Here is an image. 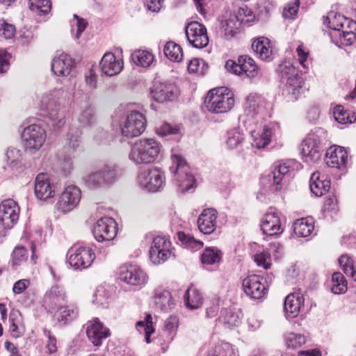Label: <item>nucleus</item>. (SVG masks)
<instances>
[{"label":"nucleus","mask_w":356,"mask_h":356,"mask_svg":"<svg viewBox=\"0 0 356 356\" xmlns=\"http://www.w3.org/2000/svg\"><path fill=\"white\" fill-rule=\"evenodd\" d=\"M69 99L70 93L64 88L50 90L42 95L40 108L51 121L53 126L59 128L65 124L63 108Z\"/></svg>","instance_id":"1"},{"label":"nucleus","mask_w":356,"mask_h":356,"mask_svg":"<svg viewBox=\"0 0 356 356\" xmlns=\"http://www.w3.org/2000/svg\"><path fill=\"white\" fill-rule=\"evenodd\" d=\"M161 149V144L154 138H143L131 145L128 158L135 165L150 164L158 159Z\"/></svg>","instance_id":"2"},{"label":"nucleus","mask_w":356,"mask_h":356,"mask_svg":"<svg viewBox=\"0 0 356 356\" xmlns=\"http://www.w3.org/2000/svg\"><path fill=\"white\" fill-rule=\"evenodd\" d=\"M170 171L174 175V181L181 193H185L193 188L195 184L194 176L191 173L186 160L180 155L172 154Z\"/></svg>","instance_id":"3"},{"label":"nucleus","mask_w":356,"mask_h":356,"mask_svg":"<svg viewBox=\"0 0 356 356\" xmlns=\"http://www.w3.org/2000/svg\"><path fill=\"white\" fill-rule=\"evenodd\" d=\"M205 104L211 113H224L233 108L234 99L233 94L227 88L220 87L209 91Z\"/></svg>","instance_id":"4"},{"label":"nucleus","mask_w":356,"mask_h":356,"mask_svg":"<svg viewBox=\"0 0 356 356\" xmlns=\"http://www.w3.org/2000/svg\"><path fill=\"white\" fill-rule=\"evenodd\" d=\"M325 132L321 128L309 133L301 144V154L306 162H315L320 159L323 152V137Z\"/></svg>","instance_id":"5"},{"label":"nucleus","mask_w":356,"mask_h":356,"mask_svg":"<svg viewBox=\"0 0 356 356\" xmlns=\"http://www.w3.org/2000/svg\"><path fill=\"white\" fill-rule=\"evenodd\" d=\"M95 259V252L89 244L76 243L68 251V262L75 269L90 267Z\"/></svg>","instance_id":"6"},{"label":"nucleus","mask_w":356,"mask_h":356,"mask_svg":"<svg viewBox=\"0 0 356 356\" xmlns=\"http://www.w3.org/2000/svg\"><path fill=\"white\" fill-rule=\"evenodd\" d=\"M47 138L45 129L40 125L30 124L22 133V143L26 152L33 154L40 150Z\"/></svg>","instance_id":"7"},{"label":"nucleus","mask_w":356,"mask_h":356,"mask_svg":"<svg viewBox=\"0 0 356 356\" xmlns=\"http://www.w3.org/2000/svg\"><path fill=\"white\" fill-rule=\"evenodd\" d=\"M300 163L295 159H288L277 163L269 175V181H273L272 191L281 190L282 186L291 177V173L298 169Z\"/></svg>","instance_id":"8"},{"label":"nucleus","mask_w":356,"mask_h":356,"mask_svg":"<svg viewBox=\"0 0 356 356\" xmlns=\"http://www.w3.org/2000/svg\"><path fill=\"white\" fill-rule=\"evenodd\" d=\"M165 177L159 168H149L140 171L137 177V183L142 188L152 193L159 191L165 185Z\"/></svg>","instance_id":"9"},{"label":"nucleus","mask_w":356,"mask_h":356,"mask_svg":"<svg viewBox=\"0 0 356 356\" xmlns=\"http://www.w3.org/2000/svg\"><path fill=\"white\" fill-rule=\"evenodd\" d=\"M146 124L145 116L139 111H132L121 123L122 134L127 138L137 137L144 132Z\"/></svg>","instance_id":"10"},{"label":"nucleus","mask_w":356,"mask_h":356,"mask_svg":"<svg viewBox=\"0 0 356 356\" xmlns=\"http://www.w3.org/2000/svg\"><path fill=\"white\" fill-rule=\"evenodd\" d=\"M92 232L97 241H111L117 235L118 224L114 218L104 216L95 222Z\"/></svg>","instance_id":"11"},{"label":"nucleus","mask_w":356,"mask_h":356,"mask_svg":"<svg viewBox=\"0 0 356 356\" xmlns=\"http://www.w3.org/2000/svg\"><path fill=\"white\" fill-rule=\"evenodd\" d=\"M149 252L154 264H163L171 256V243L165 236H156L153 238Z\"/></svg>","instance_id":"12"},{"label":"nucleus","mask_w":356,"mask_h":356,"mask_svg":"<svg viewBox=\"0 0 356 356\" xmlns=\"http://www.w3.org/2000/svg\"><path fill=\"white\" fill-rule=\"evenodd\" d=\"M119 279L140 289L147 284L148 277L140 267L136 265H127L120 268Z\"/></svg>","instance_id":"13"},{"label":"nucleus","mask_w":356,"mask_h":356,"mask_svg":"<svg viewBox=\"0 0 356 356\" xmlns=\"http://www.w3.org/2000/svg\"><path fill=\"white\" fill-rule=\"evenodd\" d=\"M81 198V192L79 188L74 185H69L60 194L56 203V208L63 213H69L78 206Z\"/></svg>","instance_id":"14"},{"label":"nucleus","mask_w":356,"mask_h":356,"mask_svg":"<svg viewBox=\"0 0 356 356\" xmlns=\"http://www.w3.org/2000/svg\"><path fill=\"white\" fill-rule=\"evenodd\" d=\"M188 42L195 48L202 49L209 43V36L204 25L197 22H191L185 29Z\"/></svg>","instance_id":"15"},{"label":"nucleus","mask_w":356,"mask_h":356,"mask_svg":"<svg viewBox=\"0 0 356 356\" xmlns=\"http://www.w3.org/2000/svg\"><path fill=\"white\" fill-rule=\"evenodd\" d=\"M55 186L50 181L47 173H39L35 180L34 193L36 197L40 200H47L55 195Z\"/></svg>","instance_id":"16"},{"label":"nucleus","mask_w":356,"mask_h":356,"mask_svg":"<svg viewBox=\"0 0 356 356\" xmlns=\"http://www.w3.org/2000/svg\"><path fill=\"white\" fill-rule=\"evenodd\" d=\"M262 281L263 278L257 275H252L245 277L242 283L245 294L253 299L263 298L267 292V288Z\"/></svg>","instance_id":"17"},{"label":"nucleus","mask_w":356,"mask_h":356,"mask_svg":"<svg viewBox=\"0 0 356 356\" xmlns=\"http://www.w3.org/2000/svg\"><path fill=\"white\" fill-rule=\"evenodd\" d=\"M86 334L88 339L95 346H99L102 343V340L111 335L109 329L97 318L88 322Z\"/></svg>","instance_id":"18"},{"label":"nucleus","mask_w":356,"mask_h":356,"mask_svg":"<svg viewBox=\"0 0 356 356\" xmlns=\"http://www.w3.org/2000/svg\"><path fill=\"white\" fill-rule=\"evenodd\" d=\"M19 211L18 204L13 200L3 201L0 204V222L8 227H13L19 219Z\"/></svg>","instance_id":"19"},{"label":"nucleus","mask_w":356,"mask_h":356,"mask_svg":"<svg viewBox=\"0 0 356 356\" xmlns=\"http://www.w3.org/2000/svg\"><path fill=\"white\" fill-rule=\"evenodd\" d=\"M279 126L276 124H270L263 127L262 131L251 133L252 141V146L257 149L265 148L269 145L273 138L275 137L279 131Z\"/></svg>","instance_id":"20"},{"label":"nucleus","mask_w":356,"mask_h":356,"mask_svg":"<svg viewBox=\"0 0 356 356\" xmlns=\"http://www.w3.org/2000/svg\"><path fill=\"white\" fill-rule=\"evenodd\" d=\"M151 94L152 98L158 102L172 101L177 95V87L171 83L155 82Z\"/></svg>","instance_id":"21"},{"label":"nucleus","mask_w":356,"mask_h":356,"mask_svg":"<svg viewBox=\"0 0 356 356\" xmlns=\"http://www.w3.org/2000/svg\"><path fill=\"white\" fill-rule=\"evenodd\" d=\"M218 212L213 208L204 209L197 220L199 230L204 234L213 233L217 227Z\"/></svg>","instance_id":"22"},{"label":"nucleus","mask_w":356,"mask_h":356,"mask_svg":"<svg viewBox=\"0 0 356 356\" xmlns=\"http://www.w3.org/2000/svg\"><path fill=\"white\" fill-rule=\"evenodd\" d=\"M348 161V154L343 147L331 146L327 149L325 163L330 168L343 169Z\"/></svg>","instance_id":"23"},{"label":"nucleus","mask_w":356,"mask_h":356,"mask_svg":"<svg viewBox=\"0 0 356 356\" xmlns=\"http://www.w3.org/2000/svg\"><path fill=\"white\" fill-rule=\"evenodd\" d=\"M261 229L263 234L268 236L280 235L284 231L280 217L274 212L268 213L264 216L261 222Z\"/></svg>","instance_id":"24"},{"label":"nucleus","mask_w":356,"mask_h":356,"mask_svg":"<svg viewBox=\"0 0 356 356\" xmlns=\"http://www.w3.org/2000/svg\"><path fill=\"white\" fill-rule=\"evenodd\" d=\"M102 72L109 76L119 74L123 68V61L111 52L106 53L100 62Z\"/></svg>","instance_id":"25"},{"label":"nucleus","mask_w":356,"mask_h":356,"mask_svg":"<svg viewBox=\"0 0 356 356\" xmlns=\"http://www.w3.org/2000/svg\"><path fill=\"white\" fill-rule=\"evenodd\" d=\"M304 297L302 293L296 292L289 294L284 300V308L288 318L296 317L303 306Z\"/></svg>","instance_id":"26"},{"label":"nucleus","mask_w":356,"mask_h":356,"mask_svg":"<svg viewBox=\"0 0 356 356\" xmlns=\"http://www.w3.org/2000/svg\"><path fill=\"white\" fill-rule=\"evenodd\" d=\"M309 188L311 192L316 197H321L330 188V181L325 174L316 171L312 173L310 177Z\"/></svg>","instance_id":"27"},{"label":"nucleus","mask_w":356,"mask_h":356,"mask_svg":"<svg viewBox=\"0 0 356 356\" xmlns=\"http://www.w3.org/2000/svg\"><path fill=\"white\" fill-rule=\"evenodd\" d=\"M73 67L71 58L65 53L56 55L51 62V70L58 76H68Z\"/></svg>","instance_id":"28"},{"label":"nucleus","mask_w":356,"mask_h":356,"mask_svg":"<svg viewBox=\"0 0 356 356\" xmlns=\"http://www.w3.org/2000/svg\"><path fill=\"white\" fill-rule=\"evenodd\" d=\"M323 24L332 30L331 33L341 31L345 27L351 28L356 26L355 22L350 20L341 14L334 12L329 13L327 16L324 17Z\"/></svg>","instance_id":"29"},{"label":"nucleus","mask_w":356,"mask_h":356,"mask_svg":"<svg viewBox=\"0 0 356 356\" xmlns=\"http://www.w3.org/2000/svg\"><path fill=\"white\" fill-rule=\"evenodd\" d=\"M154 302L155 306L162 311L170 310L175 305L172 293L162 286L158 287L155 290Z\"/></svg>","instance_id":"30"},{"label":"nucleus","mask_w":356,"mask_h":356,"mask_svg":"<svg viewBox=\"0 0 356 356\" xmlns=\"http://www.w3.org/2000/svg\"><path fill=\"white\" fill-rule=\"evenodd\" d=\"M252 48L259 57L265 61L272 59L273 49L270 40L265 37H260L252 42Z\"/></svg>","instance_id":"31"},{"label":"nucleus","mask_w":356,"mask_h":356,"mask_svg":"<svg viewBox=\"0 0 356 356\" xmlns=\"http://www.w3.org/2000/svg\"><path fill=\"white\" fill-rule=\"evenodd\" d=\"M355 27L346 28L345 27L341 31H334L330 33V36L331 40L338 46H349L354 43L356 40V33L352 30L348 29H355Z\"/></svg>","instance_id":"32"},{"label":"nucleus","mask_w":356,"mask_h":356,"mask_svg":"<svg viewBox=\"0 0 356 356\" xmlns=\"http://www.w3.org/2000/svg\"><path fill=\"white\" fill-rule=\"evenodd\" d=\"M241 313L232 308L223 309L221 310L218 318L219 323H222L226 328L236 327L241 323Z\"/></svg>","instance_id":"33"},{"label":"nucleus","mask_w":356,"mask_h":356,"mask_svg":"<svg viewBox=\"0 0 356 356\" xmlns=\"http://www.w3.org/2000/svg\"><path fill=\"white\" fill-rule=\"evenodd\" d=\"M293 232L298 237H307L314 229V220L311 217L298 219L293 222Z\"/></svg>","instance_id":"34"},{"label":"nucleus","mask_w":356,"mask_h":356,"mask_svg":"<svg viewBox=\"0 0 356 356\" xmlns=\"http://www.w3.org/2000/svg\"><path fill=\"white\" fill-rule=\"evenodd\" d=\"M238 61L241 68V76L245 75L248 78H254L259 75V69L252 58L247 55L240 56Z\"/></svg>","instance_id":"35"},{"label":"nucleus","mask_w":356,"mask_h":356,"mask_svg":"<svg viewBox=\"0 0 356 356\" xmlns=\"http://www.w3.org/2000/svg\"><path fill=\"white\" fill-rule=\"evenodd\" d=\"M265 108V100L261 96L256 94L250 95L245 104V112L259 115Z\"/></svg>","instance_id":"36"},{"label":"nucleus","mask_w":356,"mask_h":356,"mask_svg":"<svg viewBox=\"0 0 356 356\" xmlns=\"http://www.w3.org/2000/svg\"><path fill=\"white\" fill-rule=\"evenodd\" d=\"M184 299L186 306L191 309L199 308L203 302L202 293L193 286H191L187 289L184 296Z\"/></svg>","instance_id":"37"},{"label":"nucleus","mask_w":356,"mask_h":356,"mask_svg":"<svg viewBox=\"0 0 356 356\" xmlns=\"http://www.w3.org/2000/svg\"><path fill=\"white\" fill-rule=\"evenodd\" d=\"M77 120L79 125L83 127L90 126L95 122L96 118L94 109L88 103H86L81 106L77 115Z\"/></svg>","instance_id":"38"},{"label":"nucleus","mask_w":356,"mask_h":356,"mask_svg":"<svg viewBox=\"0 0 356 356\" xmlns=\"http://www.w3.org/2000/svg\"><path fill=\"white\" fill-rule=\"evenodd\" d=\"M104 184L114 182L120 175L118 167L115 164H106L98 170Z\"/></svg>","instance_id":"39"},{"label":"nucleus","mask_w":356,"mask_h":356,"mask_svg":"<svg viewBox=\"0 0 356 356\" xmlns=\"http://www.w3.org/2000/svg\"><path fill=\"white\" fill-rule=\"evenodd\" d=\"M277 73L282 81L285 82V83L287 81L299 74L298 70L289 61L280 64L277 68Z\"/></svg>","instance_id":"40"},{"label":"nucleus","mask_w":356,"mask_h":356,"mask_svg":"<svg viewBox=\"0 0 356 356\" xmlns=\"http://www.w3.org/2000/svg\"><path fill=\"white\" fill-rule=\"evenodd\" d=\"M221 258L222 252L216 247L205 248L201 255L202 263L204 265H214L219 264Z\"/></svg>","instance_id":"41"},{"label":"nucleus","mask_w":356,"mask_h":356,"mask_svg":"<svg viewBox=\"0 0 356 356\" xmlns=\"http://www.w3.org/2000/svg\"><path fill=\"white\" fill-rule=\"evenodd\" d=\"M307 342V337L305 334L296 332H289L284 336V344L289 349H298L301 348Z\"/></svg>","instance_id":"42"},{"label":"nucleus","mask_w":356,"mask_h":356,"mask_svg":"<svg viewBox=\"0 0 356 356\" xmlns=\"http://www.w3.org/2000/svg\"><path fill=\"white\" fill-rule=\"evenodd\" d=\"M10 332L11 335L15 338L21 337L24 332V328L22 325V315L18 310H13L10 314Z\"/></svg>","instance_id":"43"},{"label":"nucleus","mask_w":356,"mask_h":356,"mask_svg":"<svg viewBox=\"0 0 356 356\" xmlns=\"http://www.w3.org/2000/svg\"><path fill=\"white\" fill-rule=\"evenodd\" d=\"M132 59L139 66L147 67L151 65L154 60L152 52L147 50H137L132 54Z\"/></svg>","instance_id":"44"},{"label":"nucleus","mask_w":356,"mask_h":356,"mask_svg":"<svg viewBox=\"0 0 356 356\" xmlns=\"http://www.w3.org/2000/svg\"><path fill=\"white\" fill-rule=\"evenodd\" d=\"M245 136L239 129H233L227 131L226 144L229 149H236L244 142Z\"/></svg>","instance_id":"45"},{"label":"nucleus","mask_w":356,"mask_h":356,"mask_svg":"<svg viewBox=\"0 0 356 356\" xmlns=\"http://www.w3.org/2000/svg\"><path fill=\"white\" fill-rule=\"evenodd\" d=\"M78 309L74 305L60 307L57 312V318L59 322L63 324L67 323L76 318L78 315Z\"/></svg>","instance_id":"46"},{"label":"nucleus","mask_w":356,"mask_h":356,"mask_svg":"<svg viewBox=\"0 0 356 356\" xmlns=\"http://www.w3.org/2000/svg\"><path fill=\"white\" fill-rule=\"evenodd\" d=\"M304 81L302 78L298 74L297 76L292 78V79L287 81L285 83L284 90L289 94L293 97L295 99L298 98V96L302 90Z\"/></svg>","instance_id":"47"},{"label":"nucleus","mask_w":356,"mask_h":356,"mask_svg":"<svg viewBox=\"0 0 356 356\" xmlns=\"http://www.w3.org/2000/svg\"><path fill=\"white\" fill-rule=\"evenodd\" d=\"M165 56L172 61L179 62L183 57L181 47L174 42H168L164 47Z\"/></svg>","instance_id":"48"},{"label":"nucleus","mask_w":356,"mask_h":356,"mask_svg":"<svg viewBox=\"0 0 356 356\" xmlns=\"http://www.w3.org/2000/svg\"><path fill=\"white\" fill-rule=\"evenodd\" d=\"M333 116L335 120L339 124H351L356 121V117L354 114L350 115V113L348 111L345 110L341 105L334 107Z\"/></svg>","instance_id":"49"},{"label":"nucleus","mask_w":356,"mask_h":356,"mask_svg":"<svg viewBox=\"0 0 356 356\" xmlns=\"http://www.w3.org/2000/svg\"><path fill=\"white\" fill-rule=\"evenodd\" d=\"M331 291L334 294H342L347 291V282L343 275L339 272H336L332 276Z\"/></svg>","instance_id":"50"},{"label":"nucleus","mask_w":356,"mask_h":356,"mask_svg":"<svg viewBox=\"0 0 356 356\" xmlns=\"http://www.w3.org/2000/svg\"><path fill=\"white\" fill-rule=\"evenodd\" d=\"M136 327L138 332L145 333L146 342L147 343H150V336L154 332L152 316L147 314L143 321H139L136 323Z\"/></svg>","instance_id":"51"},{"label":"nucleus","mask_w":356,"mask_h":356,"mask_svg":"<svg viewBox=\"0 0 356 356\" xmlns=\"http://www.w3.org/2000/svg\"><path fill=\"white\" fill-rule=\"evenodd\" d=\"M257 115L256 114L245 113L239 118L240 123L245 129L248 130L250 134L257 131L258 127L259 118L257 117Z\"/></svg>","instance_id":"52"},{"label":"nucleus","mask_w":356,"mask_h":356,"mask_svg":"<svg viewBox=\"0 0 356 356\" xmlns=\"http://www.w3.org/2000/svg\"><path fill=\"white\" fill-rule=\"evenodd\" d=\"M87 26L88 22L85 19L79 17L76 14L74 15V19L71 21V31L74 34L75 40L80 38Z\"/></svg>","instance_id":"53"},{"label":"nucleus","mask_w":356,"mask_h":356,"mask_svg":"<svg viewBox=\"0 0 356 356\" xmlns=\"http://www.w3.org/2000/svg\"><path fill=\"white\" fill-rule=\"evenodd\" d=\"M240 23L233 16L222 23V29L227 38H233L237 33Z\"/></svg>","instance_id":"54"},{"label":"nucleus","mask_w":356,"mask_h":356,"mask_svg":"<svg viewBox=\"0 0 356 356\" xmlns=\"http://www.w3.org/2000/svg\"><path fill=\"white\" fill-rule=\"evenodd\" d=\"M109 293L104 286H98L93 295L92 302L97 307H106L108 306Z\"/></svg>","instance_id":"55"},{"label":"nucleus","mask_w":356,"mask_h":356,"mask_svg":"<svg viewBox=\"0 0 356 356\" xmlns=\"http://www.w3.org/2000/svg\"><path fill=\"white\" fill-rule=\"evenodd\" d=\"M339 262L344 273L356 281V270L354 268L352 259L348 255H342L339 259Z\"/></svg>","instance_id":"56"},{"label":"nucleus","mask_w":356,"mask_h":356,"mask_svg":"<svg viewBox=\"0 0 356 356\" xmlns=\"http://www.w3.org/2000/svg\"><path fill=\"white\" fill-rule=\"evenodd\" d=\"M208 67V65L203 60L195 58L188 63V71L189 73L204 75L207 72Z\"/></svg>","instance_id":"57"},{"label":"nucleus","mask_w":356,"mask_h":356,"mask_svg":"<svg viewBox=\"0 0 356 356\" xmlns=\"http://www.w3.org/2000/svg\"><path fill=\"white\" fill-rule=\"evenodd\" d=\"M85 185L90 189H97L104 185L101 174L98 170L87 175L83 177Z\"/></svg>","instance_id":"58"},{"label":"nucleus","mask_w":356,"mask_h":356,"mask_svg":"<svg viewBox=\"0 0 356 356\" xmlns=\"http://www.w3.org/2000/svg\"><path fill=\"white\" fill-rule=\"evenodd\" d=\"M178 238L181 243L192 250H197L203 246V243L196 240L193 236L184 232H179Z\"/></svg>","instance_id":"59"},{"label":"nucleus","mask_w":356,"mask_h":356,"mask_svg":"<svg viewBox=\"0 0 356 356\" xmlns=\"http://www.w3.org/2000/svg\"><path fill=\"white\" fill-rule=\"evenodd\" d=\"M237 21L242 24L249 25L254 22L255 17L252 11L248 7L240 8L236 16H234Z\"/></svg>","instance_id":"60"},{"label":"nucleus","mask_w":356,"mask_h":356,"mask_svg":"<svg viewBox=\"0 0 356 356\" xmlns=\"http://www.w3.org/2000/svg\"><path fill=\"white\" fill-rule=\"evenodd\" d=\"M29 7L35 12L39 13H48L51 8L50 0H29Z\"/></svg>","instance_id":"61"},{"label":"nucleus","mask_w":356,"mask_h":356,"mask_svg":"<svg viewBox=\"0 0 356 356\" xmlns=\"http://www.w3.org/2000/svg\"><path fill=\"white\" fill-rule=\"evenodd\" d=\"M156 133L161 137L179 135L180 134V126L165 122L156 128Z\"/></svg>","instance_id":"62"},{"label":"nucleus","mask_w":356,"mask_h":356,"mask_svg":"<svg viewBox=\"0 0 356 356\" xmlns=\"http://www.w3.org/2000/svg\"><path fill=\"white\" fill-rule=\"evenodd\" d=\"M8 164L11 167H15L19 163L22 159V152L19 149L10 147L7 149L5 154Z\"/></svg>","instance_id":"63"},{"label":"nucleus","mask_w":356,"mask_h":356,"mask_svg":"<svg viewBox=\"0 0 356 356\" xmlns=\"http://www.w3.org/2000/svg\"><path fill=\"white\" fill-rule=\"evenodd\" d=\"M28 251L23 246H17L12 254V263L13 266H19L27 260Z\"/></svg>","instance_id":"64"}]
</instances>
